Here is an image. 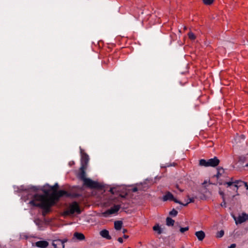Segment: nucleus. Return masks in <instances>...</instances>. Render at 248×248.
Returning <instances> with one entry per match:
<instances>
[{
    "mask_svg": "<svg viewBox=\"0 0 248 248\" xmlns=\"http://www.w3.org/2000/svg\"><path fill=\"white\" fill-rule=\"evenodd\" d=\"M65 196L69 197L70 194L66 191L61 190L54 192L50 197L43 194H31L28 196V199H31L29 204L33 206L39 207L44 210V212L48 213L50 211V207L54 205L60 198Z\"/></svg>",
    "mask_w": 248,
    "mask_h": 248,
    "instance_id": "1",
    "label": "nucleus"
},
{
    "mask_svg": "<svg viewBox=\"0 0 248 248\" xmlns=\"http://www.w3.org/2000/svg\"><path fill=\"white\" fill-rule=\"evenodd\" d=\"M219 160L217 157H214L213 158H211L208 160L204 159L200 160L199 165L201 166H204L206 167H215L219 164Z\"/></svg>",
    "mask_w": 248,
    "mask_h": 248,
    "instance_id": "2",
    "label": "nucleus"
},
{
    "mask_svg": "<svg viewBox=\"0 0 248 248\" xmlns=\"http://www.w3.org/2000/svg\"><path fill=\"white\" fill-rule=\"evenodd\" d=\"M81 210L78 202H74L70 204L69 207L66 211H64V214L65 215H70L77 213L79 214Z\"/></svg>",
    "mask_w": 248,
    "mask_h": 248,
    "instance_id": "3",
    "label": "nucleus"
},
{
    "mask_svg": "<svg viewBox=\"0 0 248 248\" xmlns=\"http://www.w3.org/2000/svg\"><path fill=\"white\" fill-rule=\"evenodd\" d=\"M224 185H227L228 187L233 186L235 187H236V190L238 189L239 187L241 186H245L247 189H248V186L247 183H245L241 180L233 181L232 178L231 179V180L230 181L225 183Z\"/></svg>",
    "mask_w": 248,
    "mask_h": 248,
    "instance_id": "4",
    "label": "nucleus"
},
{
    "mask_svg": "<svg viewBox=\"0 0 248 248\" xmlns=\"http://www.w3.org/2000/svg\"><path fill=\"white\" fill-rule=\"evenodd\" d=\"M120 208L121 206L120 205H114L110 209L102 213V215L103 217H106L110 216V215L116 214L120 210Z\"/></svg>",
    "mask_w": 248,
    "mask_h": 248,
    "instance_id": "5",
    "label": "nucleus"
},
{
    "mask_svg": "<svg viewBox=\"0 0 248 248\" xmlns=\"http://www.w3.org/2000/svg\"><path fill=\"white\" fill-rule=\"evenodd\" d=\"M84 185L87 187L93 188H100L101 187V185L97 182L93 181L92 180L87 178L83 181Z\"/></svg>",
    "mask_w": 248,
    "mask_h": 248,
    "instance_id": "6",
    "label": "nucleus"
},
{
    "mask_svg": "<svg viewBox=\"0 0 248 248\" xmlns=\"http://www.w3.org/2000/svg\"><path fill=\"white\" fill-rule=\"evenodd\" d=\"M80 155L81 166L87 167L89 161V155L81 149H80Z\"/></svg>",
    "mask_w": 248,
    "mask_h": 248,
    "instance_id": "7",
    "label": "nucleus"
},
{
    "mask_svg": "<svg viewBox=\"0 0 248 248\" xmlns=\"http://www.w3.org/2000/svg\"><path fill=\"white\" fill-rule=\"evenodd\" d=\"M164 202L167 201H172L175 203L182 204V202L173 197V195L170 192H167L162 198Z\"/></svg>",
    "mask_w": 248,
    "mask_h": 248,
    "instance_id": "8",
    "label": "nucleus"
},
{
    "mask_svg": "<svg viewBox=\"0 0 248 248\" xmlns=\"http://www.w3.org/2000/svg\"><path fill=\"white\" fill-rule=\"evenodd\" d=\"M234 219L236 224L242 223L248 220V214L242 213L241 215H239L237 219L234 218Z\"/></svg>",
    "mask_w": 248,
    "mask_h": 248,
    "instance_id": "9",
    "label": "nucleus"
},
{
    "mask_svg": "<svg viewBox=\"0 0 248 248\" xmlns=\"http://www.w3.org/2000/svg\"><path fill=\"white\" fill-rule=\"evenodd\" d=\"M53 248H64V242L61 240H55L52 242Z\"/></svg>",
    "mask_w": 248,
    "mask_h": 248,
    "instance_id": "10",
    "label": "nucleus"
},
{
    "mask_svg": "<svg viewBox=\"0 0 248 248\" xmlns=\"http://www.w3.org/2000/svg\"><path fill=\"white\" fill-rule=\"evenodd\" d=\"M87 167L81 166L80 168V172L78 173V177L83 181L85 180V179H87L86 178V173L85 170H86Z\"/></svg>",
    "mask_w": 248,
    "mask_h": 248,
    "instance_id": "11",
    "label": "nucleus"
},
{
    "mask_svg": "<svg viewBox=\"0 0 248 248\" xmlns=\"http://www.w3.org/2000/svg\"><path fill=\"white\" fill-rule=\"evenodd\" d=\"M195 235L198 238L199 241H202L205 237V234L202 231L196 232Z\"/></svg>",
    "mask_w": 248,
    "mask_h": 248,
    "instance_id": "12",
    "label": "nucleus"
},
{
    "mask_svg": "<svg viewBox=\"0 0 248 248\" xmlns=\"http://www.w3.org/2000/svg\"><path fill=\"white\" fill-rule=\"evenodd\" d=\"M35 246L40 248H46L48 246V243L46 241H39L35 243Z\"/></svg>",
    "mask_w": 248,
    "mask_h": 248,
    "instance_id": "13",
    "label": "nucleus"
},
{
    "mask_svg": "<svg viewBox=\"0 0 248 248\" xmlns=\"http://www.w3.org/2000/svg\"><path fill=\"white\" fill-rule=\"evenodd\" d=\"M100 234L104 238H105L108 240L111 239V237L109 235V232L107 230H103L100 232Z\"/></svg>",
    "mask_w": 248,
    "mask_h": 248,
    "instance_id": "14",
    "label": "nucleus"
},
{
    "mask_svg": "<svg viewBox=\"0 0 248 248\" xmlns=\"http://www.w3.org/2000/svg\"><path fill=\"white\" fill-rule=\"evenodd\" d=\"M74 237L78 240L82 241L85 239V236L82 233L76 232L74 234Z\"/></svg>",
    "mask_w": 248,
    "mask_h": 248,
    "instance_id": "15",
    "label": "nucleus"
},
{
    "mask_svg": "<svg viewBox=\"0 0 248 248\" xmlns=\"http://www.w3.org/2000/svg\"><path fill=\"white\" fill-rule=\"evenodd\" d=\"M123 225L122 221H116L114 222V228L116 230L121 229Z\"/></svg>",
    "mask_w": 248,
    "mask_h": 248,
    "instance_id": "16",
    "label": "nucleus"
},
{
    "mask_svg": "<svg viewBox=\"0 0 248 248\" xmlns=\"http://www.w3.org/2000/svg\"><path fill=\"white\" fill-rule=\"evenodd\" d=\"M174 223V220L172 218L168 217L166 219V224L168 226H173Z\"/></svg>",
    "mask_w": 248,
    "mask_h": 248,
    "instance_id": "17",
    "label": "nucleus"
},
{
    "mask_svg": "<svg viewBox=\"0 0 248 248\" xmlns=\"http://www.w3.org/2000/svg\"><path fill=\"white\" fill-rule=\"evenodd\" d=\"M194 202V198H188L185 203H183L182 202L181 205H183L184 206H186L188 203L191 202Z\"/></svg>",
    "mask_w": 248,
    "mask_h": 248,
    "instance_id": "18",
    "label": "nucleus"
},
{
    "mask_svg": "<svg viewBox=\"0 0 248 248\" xmlns=\"http://www.w3.org/2000/svg\"><path fill=\"white\" fill-rule=\"evenodd\" d=\"M153 230L155 231H157L158 234H161L162 232L161 228L158 225L154 226L153 227Z\"/></svg>",
    "mask_w": 248,
    "mask_h": 248,
    "instance_id": "19",
    "label": "nucleus"
},
{
    "mask_svg": "<svg viewBox=\"0 0 248 248\" xmlns=\"http://www.w3.org/2000/svg\"><path fill=\"white\" fill-rule=\"evenodd\" d=\"M203 3L206 5H211L214 1V0H202Z\"/></svg>",
    "mask_w": 248,
    "mask_h": 248,
    "instance_id": "20",
    "label": "nucleus"
},
{
    "mask_svg": "<svg viewBox=\"0 0 248 248\" xmlns=\"http://www.w3.org/2000/svg\"><path fill=\"white\" fill-rule=\"evenodd\" d=\"M224 231L223 230H221L217 232V233L216 236L217 238H221L224 235Z\"/></svg>",
    "mask_w": 248,
    "mask_h": 248,
    "instance_id": "21",
    "label": "nucleus"
},
{
    "mask_svg": "<svg viewBox=\"0 0 248 248\" xmlns=\"http://www.w3.org/2000/svg\"><path fill=\"white\" fill-rule=\"evenodd\" d=\"M178 214V212L174 209H173L170 212V215L172 216H173V217H175Z\"/></svg>",
    "mask_w": 248,
    "mask_h": 248,
    "instance_id": "22",
    "label": "nucleus"
},
{
    "mask_svg": "<svg viewBox=\"0 0 248 248\" xmlns=\"http://www.w3.org/2000/svg\"><path fill=\"white\" fill-rule=\"evenodd\" d=\"M188 37L191 40H194L196 38V36L194 35V34L191 32H189L188 34Z\"/></svg>",
    "mask_w": 248,
    "mask_h": 248,
    "instance_id": "23",
    "label": "nucleus"
},
{
    "mask_svg": "<svg viewBox=\"0 0 248 248\" xmlns=\"http://www.w3.org/2000/svg\"><path fill=\"white\" fill-rule=\"evenodd\" d=\"M188 230L189 227L187 226L184 228H181L180 229V231L181 233H184V232L187 231Z\"/></svg>",
    "mask_w": 248,
    "mask_h": 248,
    "instance_id": "24",
    "label": "nucleus"
},
{
    "mask_svg": "<svg viewBox=\"0 0 248 248\" xmlns=\"http://www.w3.org/2000/svg\"><path fill=\"white\" fill-rule=\"evenodd\" d=\"M59 187V186L58 185V184H56L55 185H54L52 187H51V189L53 191H54V192H56L55 191L57 190V189Z\"/></svg>",
    "mask_w": 248,
    "mask_h": 248,
    "instance_id": "25",
    "label": "nucleus"
},
{
    "mask_svg": "<svg viewBox=\"0 0 248 248\" xmlns=\"http://www.w3.org/2000/svg\"><path fill=\"white\" fill-rule=\"evenodd\" d=\"M236 247V244H232L230 246L228 247V248H235Z\"/></svg>",
    "mask_w": 248,
    "mask_h": 248,
    "instance_id": "26",
    "label": "nucleus"
},
{
    "mask_svg": "<svg viewBox=\"0 0 248 248\" xmlns=\"http://www.w3.org/2000/svg\"><path fill=\"white\" fill-rule=\"evenodd\" d=\"M118 241H119V242H120V243H123V239L121 237H119L118 238Z\"/></svg>",
    "mask_w": 248,
    "mask_h": 248,
    "instance_id": "27",
    "label": "nucleus"
},
{
    "mask_svg": "<svg viewBox=\"0 0 248 248\" xmlns=\"http://www.w3.org/2000/svg\"><path fill=\"white\" fill-rule=\"evenodd\" d=\"M110 192H111L112 194L114 193V188H111L109 190Z\"/></svg>",
    "mask_w": 248,
    "mask_h": 248,
    "instance_id": "28",
    "label": "nucleus"
},
{
    "mask_svg": "<svg viewBox=\"0 0 248 248\" xmlns=\"http://www.w3.org/2000/svg\"><path fill=\"white\" fill-rule=\"evenodd\" d=\"M220 194L222 196L223 200H224V193L223 192H219Z\"/></svg>",
    "mask_w": 248,
    "mask_h": 248,
    "instance_id": "29",
    "label": "nucleus"
},
{
    "mask_svg": "<svg viewBox=\"0 0 248 248\" xmlns=\"http://www.w3.org/2000/svg\"><path fill=\"white\" fill-rule=\"evenodd\" d=\"M176 187L180 192H183V190L181 189V188H180L178 185L176 186Z\"/></svg>",
    "mask_w": 248,
    "mask_h": 248,
    "instance_id": "30",
    "label": "nucleus"
},
{
    "mask_svg": "<svg viewBox=\"0 0 248 248\" xmlns=\"http://www.w3.org/2000/svg\"><path fill=\"white\" fill-rule=\"evenodd\" d=\"M225 204H226V203L225 202V199H224L223 202L222 203H221V205L222 206H225Z\"/></svg>",
    "mask_w": 248,
    "mask_h": 248,
    "instance_id": "31",
    "label": "nucleus"
},
{
    "mask_svg": "<svg viewBox=\"0 0 248 248\" xmlns=\"http://www.w3.org/2000/svg\"><path fill=\"white\" fill-rule=\"evenodd\" d=\"M123 237L124 238V239H127L128 238V235H124L123 236Z\"/></svg>",
    "mask_w": 248,
    "mask_h": 248,
    "instance_id": "32",
    "label": "nucleus"
},
{
    "mask_svg": "<svg viewBox=\"0 0 248 248\" xmlns=\"http://www.w3.org/2000/svg\"><path fill=\"white\" fill-rule=\"evenodd\" d=\"M126 232V229H124L123 230V232L124 233Z\"/></svg>",
    "mask_w": 248,
    "mask_h": 248,
    "instance_id": "33",
    "label": "nucleus"
},
{
    "mask_svg": "<svg viewBox=\"0 0 248 248\" xmlns=\"http://www.w3.org/2000/svg\"><path fill=\"white\" fill-rule=\"evenodd\" d=\"M246 166H248V164H247V165H246Z\"/></svg>",
    "mask_w": 248,
    "mask_h": 248,
    "instance_id": "34",
    "label": "nucleus"
}]
</instances>
